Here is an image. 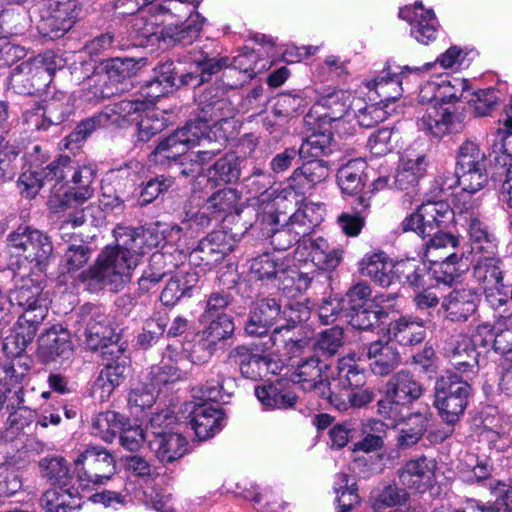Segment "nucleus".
I'll list each match as a JSON object with an SVG mask.
<instances>
[{"instance_id": "f257e3e1", "label": "nucleus", "mask_w": 512, "mask_h": 512, "mask_svg": "<svg viewBox=\"0 0 512 512\" xmlns=\"http://www.w3.org/2000/svg\"><path fill=\"white\" fill-rule=\"evenodd\" d=\"M23 283L5 293L0 286L1 294L7 300V321H10L11 306L21 309V314L15 324V336L13 354L19 355L25 351L34 340L40 325L48 315L47 298L43 294V285L40 276L31 275L30 272L19 271Z\"/></svg>"}, {"instance_id": "f03ea898", "label": "nucleus", "mask_w": 512, "mask_h": 512, "mask_svg": "<svg viewBox=\"0 0 512 512\" xmlns=\"http://www.w3.org/2000/svg\"><path fill=\"white\" fill-rule=\"evenodd\" d=\"M199 119L187 122L168 137L163 139L155 148L156 155L165 159H176L188 150L205 140L209 123L217 124L234 115V106L229 99L215 100L213 104L201 106Z\"/></svg>"}, {"instance_id": "7ed1b4c3", "label": "nucleus", "mask_w": 512, "mask_h": 512, "mask_svg": "<svg viewBox=\"0 0 512 512\" xmlns=\"http://www.w3.org/2000/svg\"><path fill=\"white\" fill-rule=\"evenodd\" d=\"M131 264H134L133 260H126L117 250L107 246L94 265L82 271L78 278L90 292L97 293L104 289L119 292L131 281L135 269Z\"/></svg>"}, {"instance_id": "20e7f679", "label": "nucleus", "mask_w": 512, "mask_h": 512, "mask_svg": "<svg viewBox=\"0 0 512 512\" xmlns=\"http://www.w3.org/2000/svg\"><path fill=\"white\" fill-rule=\"evenodd\" d=\"M11 254L21 258L18 270L41 276L49 265L53 253L50 238L42 231L30 226H20L8 236Z\"/></svg>"}, {"instance_id": "39448f33", "label": "nucleus", "mask_w": 512, "mask_h": 512, "mask_svg": "<svg viewBox=\"0 0 512 512\" xmlns=\"http://www.w3.org/2000/svg\"><path fill=\"white\" fill-rule=\"evenodd\" d=\"M487 157L479 145L473 141H465L458 150L456 169L462 188L454 201H458L464 194L467 200H481L474 195L483 190L488 182Z\"/></svg>"}, {"instance_id": "423d86ee", "label": "nucleus", "mask_w": 512, "mask_h": 512, "mask_svg": "<svg viewBox=\"0 0 512 512\" xmlns=\"http://www.w3.org/2000/svg\"><path fill=\"white\" fill-rule=\"evenodd\" d=\"M471 390L467 379L464 380L451 371L437 378L434 386V405L446 423L454 425L463 415Z\"/></svg>"}, {"instance_id": "0eeeda50", "label": "nucleus", "mask_w": 512, "mask_h": 512, "mask_svg": "<svg viewBox=\"0 0 512 512\" xmlns=\"http://www.w3.org/2000/svg\"><path fill=\"white\" fill-rule=\"evenodd\" d=\"M80 318L86 325V344L91 350H101L102 357H114L121 353L122 348L117 344L118 335L103 308L86 303L80 309Z\"/></svg>"}, {"instance_id": "6e6552de", "label": "nucleus", "mask_w": 512, "mask_h": 512, "mask_svg": "<svg viewBox=\"0 0 512 512\" xmlns=\"http://www.w3.org/2000/svg\"><path fill=\"white\" fill-rule=\"evenodd\" d=\"M76 480L82 490L105 484L116 473L114 456L101 446H90L74 460Z\"/></svg>"}, {"instance_id": "1a4fd4ad", "label": "nucleus", "mask_w": 512, "mask_h": 512, "mask_svg": "<svg viewBox=\"0 0 512 512\" xmlns=\"http://www.w3.org/2000/svg\"><path fill=\"white\" fill-rule=\"evenodd\" d=\"M466 195L453 202V216L465 226L474 249L494 254L498 245L497 238L481 218V200H467Z\"/></svg>"}, {"instance_id": "9d476101", "label": "nucleus", "mask_w": 512, "mask_h": 512, "mask_svg": "<svg viewBox=\"0 0 512 512\" xmlns=\"http://www.w3.org/2000/svg\"><path fill=\"white\" fill-rule=\"evenodd\" d=\"M453 218V211L445 201H428L422 203L415 212L411 213L400 224L402 232H415L423 239L428 232L440 227H446Z\"/></svg>"}, {"instance_id": "9b49d317", "label": "nucleus", "mask_w": 512, "mask_h": 512, "mask_svg": "<svg viewBox=\"0 0 512 512\" xmlns=\"http://www.w3.org/2000/svg\"><path fill=\"white\" fill-rule=\"evenodd\" d=\"M54 70L42 59L29 58L14 67L10 73L9 86L19 95H33L45 88L52 80Z\"/></svg>"}, {"instance_id": "f8f14e48", "label": "nucleus", "mask_w": 512, "mask_h": 512, "mask_svg": "<svg viewBox=\"0 0 512 512\" xmlns=\"http://www.w3.org/2000/svg\"><path fill=\"white\" fill-rule=\"evenodd\" d=\"M114 234L116 245L111 248L117 250L126 260H133L134 264L131 265L134 268L147 249L150 250L159 243L158 235L150 229L119 226L114 230Z\"/></svg>"}, {"instance_id": "ddd939ff", "label": "nucleus", "mask_w": 512, "mask_h": 512, "mask_svg": "<svg viewBox=\"0 0 512 512\" xmlns=\"http://www.w3.org/2000/svg\"><path fill=\"white\" fill-rule=\"evenodd\" d=\"M42 11L41 24L45 34L61 37L69 31L79 18L75 0H48Z\"/></svg>"}, {"instance_id": "4468645a", "label": "nucleus", "mask_w": 512, "mask_h": 512, "mask_svg": "<svg viewBox=\"0 0 512 512\" xmlns=\"http://www.w3.org/2000/svg\"><path fill=\"white\" fill-rule=\"evenodd\" d=\"M276 205L278 206L279 203L275 202L264 212L261 223L262 232L263 235L270 238V243L276 250L285 251L301 242L303 237L292 228L284 213L277 212Z\"/></svg>"}, {"instance_id": "2eb2a0df", "label": "nucleus", "mask_w": 512, "mask_h": 512, "mask_svg": "<svg viewBox=\"0 0 512 512\" xmlns=\"http://www.w3.org/2000/svg\"><path fill=\"white\" fill-rule=\"evenodd\" d=\"M229 364L237 366L245 379L258 381L266 377L273 364L272 358L264 353H257L248 345H237L227 354Z\"/></svg>"}, {"instance_id": "dca6fc26", "label": "nucleus", "mask_w": 512, "mask_h": 512, "mask_svg": "<svg viewBox=\"0 0 512 512\" xmlns=\"http://www.w3.org/2000/svg\"><path fill=\"white\" fill-rule=\"evenodd\" d=\"M90 199V192L87 189H69L63 193L52 194L47 202L53 213H67L62 221L60 229L63 230L71 225L79 227L85 222V215L81 206Z\"/></svg>"}, {"instance_id": "f3484780", "label": "nucleus", "mask_w": 512, "mask_h": 512, "mask_svg": "<svg viewBox=\"0 0 512 512\" xmlns=\"http://www.w3.org/2000/svg\"><path fill=\"white\" fill-rule=\"evenodd\" d=\"M281 315L282 305L275 298H257L244 325L245 333L248 336L261 337L281 319Z\"/></svg>"}, {"instance_id": "a211bd4d", "label": "nucleus", "mask_w": 512, "mask_h": 512, "mask_svg": "<svg viewBox=\"0 0 512 512\" xmlns=\"http://www.w3.org/2000/svg\"><path fill=\"white\" fill-rule=\"evenodd\" d=\"M73 345L67 329L53 326L38 338V356L43 363L67 359L72 354Z\"/></svg>"}, {"instance_id": "6ab92c4d", "label": "nucleus", "mask_w": 512, "mask_h": 512, "mask_svg": "<svg viewBox=\"0 0 512 512\" xmlns=\"http://www.w3.org/2000/svg\"><path fill=\"white\" fill-rule=\"evenodd\" d=\"M327 368L328 365L321 362L318 357L310 356L297 365L293 382L300 385L305 392L325 395L329 390L328 376L325 373Z\"/></svg>"}, {"instance_id": "aec40b11", "label": "nucleus", "mask_w": 512, "mask_h": 512, "mask_svg": "<svg viewBox=\"0 0 512 512\" xmlns=\"http://www.w3.org/2000/svg\"><path fill=\"white\" fill-rule=\"evenodd\" d=\"M443 228H436L427 233L428 240L424 244V257L433 264L445 262V260L450 263H458L461 257L455 250L458 248L460 240L452 233L443 231Z\"/></svg>"}, {"instance_id": "412c9836", "label": "nucleus", "mask_w": 512, "mask_h": 512, "mask_svg": "<svg viewBox=\"0 0 512 512\" xmlns=\"http://www.w3.org/2000/svg\"><path fill=\"white\" fill-rule=\"evenodd\" d=\"M303 160L302 165L296 168L288 178L289 187L302 195L313 190L330 175L328 163L323 159Z\"/></svg>"}, {"instance_id": "4be33fe9", "label": "nucleus", "mask_w": 512, "mask_h": 512, "mask_svg": "<svg viewBox=\"0 0 512 512\" xmlns=\"http://www.w3.org/2000/svg\"><path fill=\"white\" fill-rule=\"evenodd\" d=\"M234 250V240L225 231H213L201 239L191 255L201 261L204 266L220 263Z\"/></svg>"}, {"instance_id": "5701e85b", "label": "nucleus", "mask_w": 512, "mask_h": 512, "mask_svg": "<svg viewBox=\"0 0 512 512\" xmlns=\"http://www.w3.org/2000/svg\"><path fill=\"white\" fill-rule=\"evenodd\" d=\"M480 352L476 351L468 336L460 335L457 339L449 343L445 347L444 356L450 365L460 373L461 377L465 376L470 379L478 373V356Z\"/></svg>"}, {"instance_id": "b1692460", "label": "nucleus", "mask_w": 512, "mask_h": 512, "mask_svg": "<svg viewBox=\"0 0 512 512\" xmlns=\"http://www.w3.org/2000/svg\"><path fill=\"white\" fill-rule=\"evenodd\" d=\"M203 401L199 404H194L189 413V424L191 429L194 430L195 435L201 441L213 437L222 429V422L224 420L223 412L208 403Z\"/></svg>"}, {"instance_id": "393cba45", "label": "nucleus", "mask_w": 512, "mask_h": 512, "mask_svg": "<svg viewBox=\"0 0 512 512\" xmlns=\"http://www.w3.org/2000/svg\"><path fill=\"white\" fill-rule=\"evenodd\" d=\"M428 161L425 154L406 153L399 161L394 185L402 191H414L427 173Z\"/></svg>"}, {"instance_id": "a878e982", "label": "nucleus", "mask_w": 512, "mask_h": 512, "mask_svg": "<svg viewBox=\"0 0 512 512\" xmlns=\"http://www.w3.org/2000/svg\"><path fill=\"white\" fill-rule=\"evenodd\" d=\"M390 341L401 346L413 347L422 343L426 337V328L422 319L411 315L392 319L387 327Z\"/></svg>"}, {"instance_id": "bb28decb", "label": "nucleus", "mask_w": 512, "mask_h": 512, "mask_svg": "<svg viewBox=\"0 0 512 512\" xmlns=\"http://www.w3.org/2000/svg\"><path fill=\"white\" fill-rule=\"evenodd\" d=\"M151 451L161 463H173L188 452V442L179 433L153 431V438L148 440Z\"/></svg>"}, {"instance_id": "cd10ccee", "label": "nucleus", "mask_w": 512, "mask_h": 512, "mask_svg": "<svg viewBox=\"0 0 512 512\" xmlns=\"http://www.w3.org/2000/svg\"><path fill=\"white\" fill-rule=\"evenodd\" d=\"M478 294L472 288H454L445 298L442 306L447 319L465 322L477 309Z\"/></svg>"}, {"instance_id": "c85d7f7f", "label": "nucleus", "mask_w": 512, "mask_h": 512, "mask_svg": "<svg viewBox=\"0 0 512 512\" xmlns=\"http://www.w3.org/2000/svg\"><path fill=\"white\" fill-rule=\"evenodd\" d=\"M505 273L503 260L494 254L480 256L472 266V277L483 290L503 289Z\"/></svg>"}, {"instance_id": "c756f323", "label": "nucleus", "mask_w": 512, "mask_h": 512, "mask_svg": "<svg viewBox=\"0 0 512 512\" xmlns=\"http://www.w3.org/2000/svg\"><path fill=\"white\" fill-rule=\"evenodd\" d=\"M410 9L400 10L399 15L403 19H407L411 25V36L419 43L429 44L436 39L438 30V21L435 14L431 10H425L422 4L415 5L414 17L411 18Z\"/></svg>"}, {"instance_id": "7c9ffc66", "label": "nucleus", "mask_w": 512, "mask_h": 512, "mask_svg": "<svg viewBox=\"0 0 512 512\" xmlns=\"http://www.w3.org/2000/svg\"><path fill=\"white\" fill-rule=\"evenodd\" d=\"M108 125L126 127L138 121L141 114L147 111V103L141 98L125 99L106 106L103 110Z\"/></svg>"}, {"instance_id": "2f4dec72", "label": "nucleus", "mask_w": 512, "mask_h": 512, "mask_svg": "<svg viewBox=\"0 0 512 512\" xmlns=\"http://www.w3.org/2000/svg\"><path fill=\"white\" fill-rule=\"evenodd\" d=\"M205 18L199 13L188 17L180 23H167L164 32V43L166 45H191L198 37L203 28Z\"/></svg>"}, {"instance_id": "473e14b6", "label": "nucleus", "mask_w": 512, "mask_h": 512, "mask_svg": "<svg viewBox=\"0 0 512 512\" xmlns=\"http://www.w3.org/2000/svg\"><path fill=\"white\" fill-rule=\"evenodd\" d=\"M102 358L107 362L101 370L95 385L101 388L103 393L110 395L126 379L129 370L128 359L124 356V349H122L120 354H115L114 357L106 356Z\"/></svg>"}, {"instance_id": "72a5a7b5", "label": "nucleus", "mask_w": 512, "mask_h": 512, "mask_svg": "<svg viewBox=\"0 0 512 512\" xmlns=\"http://www.w3.org/2000/svg\"><path fill=\"white\" fill-rule=\"evenodd\" d=\"M359 265L362 276L382 287H388L394 281V264L383 252L365 255Z\"/></svg>"}, {"instance_id": "f704fd0d", "label": "nucleus", "mask_w": 512, "mask_h": 512, "mask_svg": "<svg viewBox=\"0 0 512 512\" xmlns=\"http://www.w3.org/2000/svg\"><path fill=\"white\" fill-rule=\"evenodd\" d=\"M367 356L371 371L375 375L387 376L400 364L401 356L398 350L389 342H373L369 345Z\"/></svg>"}, {"instance_id": "c9c22d12", "label": "nucleus", "mask_w": 512, "mask_h": 512, "mask_svg": "<svg viewBox=\"0 0 512 512\" xmlns=\"http://www.w3.org/2000/svg\"><path fill=\"white\" fill-rule=\"evenodd\" d=\"M387 395L406 404L421 397L423 386L407 370L395 373L386 383Z\"/></svg>"}, {"instance_id": "e433bc0d", "label": "nucleus", "mask_w": 512, "mask_h": 512, "mask_svg": "<svg viewBox=\"0 0 512 512\" xmlns=\"http://www.w3.org/2000/svg\"><path fill=\"white\" fill-rule=\"evenodd\" d=\"M255 395L267 409L286 410L293 408L297 403V395L283 388L280 382L263 384L255 388Z\"/></svg>"}, {"instance_id": "4c0bfd02", "label": "nucleus", "mask_w": 512, "mask_h": 512, "mask_svg": "<svg viewBox=\"0 0 512 512\" xmlns=\"http://www.w3.org/2000/svg\"><path fill=\"white\" fill-rule=\"evenodd\" d=\"M223 363H216L211 367V373L215 374L217 380H208L204 386L201 387L199 396L202 401L211 402H226L224 397H231L234 395L237 383L234 377H225L223 375Z\"/></svg>"}, {"instance_id": "58836bf2", "label": "nucleus", "mask_w": 512, "mask_h": 512, "mask_svg": "<svg viewBox=\"0 0 512 512\" xmlns=\"http://www.w3.org/2000/svg\"><path fill=\"white\" fill-rule=\"evenodd\" d=\"M80 488L73 485L49 489L41 499L42 506L47 512H71L80 506Z\"/></svg>"}, {"instance_id": "ea45409f", "label": "nucleus", "mask_w": 512, "mask_h": 512, "mask_svg": "<svg viewBox=\"0 0 512 512\" xmlns=\"http://www.w3.org/2000/svg\"><path fill=\"white\" fill-rule=\"evenodd\" d=\"M409 285L414 289L428 285L430 271L427 264L415 258L402 259L394 263V279Z\"/></svg>"}, {"instance_id": "a19ab883", "label": "nucleus", "mask_w": 512, "mask_h": 512, "mask_svg": "<svg viewBox=\"0 0 512 512\" xmlns=\"http://www.w3.org/2000/svg\"><path fill=\"white\" fill-rule=\"evenodd\" d=\"M371 297V288L366 283H357L353 287H351L345 297L341 300L343 313L345 316L355 312L360 311L368 305H372V303H386L395 300L396 294L389 293L387 295L381 294L376 296L373 300Z\"/></svg>"}, {"instance_id": "79ce46f5", "label": "nucleus", "mask_w": 512, "mask_h": 512, "mask_svg": "<svg viewBox=\"0 0 512 512\" xmlns=\"http://www.w3.org/2000/svg\"><path fill=\"white\" fill-rule=\"evenodd\" d=\"M435 470V461L422 456L412 459L399 470V478L403 485L418 488L430 482Z\"/></svg>"}, {"instance_id": "37998d69", "label": "nucleus", "mask_w": 512, "mask_h": 512, "mask_svg": "<svg viewBox=\"0 0 512 512\" xmlns=\"http://www.w3.org/2000/svg\"><path fill=\"white\" fill-rule=\"evenodd\" d=\"M458 473L467 483L481 482L491 477L493 465L488 458L465 452L457 465Z\"/></svg>"}, {"instance_id": "c03bdc74", "label": "nucleus", "mask_w": 512, "mask_h": 512, "mask_svg": "<svg viewBox=\"0 0 512 512\" xmlns=\"http://www.w3.org/2000/svg\"><path fill=\"white\" fill-rule=\"evenodd\" d=\"M431 414L429 412H415L405 417L403 427L399 430L397 445L407 449L416 445L427 431Z\"/></svg>"}, {"instance_id": "a18cd8bd", "label": "nucleus", "mask_w": 512, "mask_h": 512, "mask_svg": "<svg viewBox=\"0 0 512 512\" xmlns=\"http://www.w3.org/2000/svg\"><path fill=\"white\" fill-rule=\"evenodd\" d=\"M43 478L55 487L73 486L74 478L67 460L62 456H47L39 462Z\"/></svg>"}, {"instance_id": "49530a36", "label": "nucleus", "mask_w": 512, "mask_h": 512, "mask_svg": "<svg viewBox=\"0 0 512 512\" xmlns=\"http://www.w3.org/2000/svg\"><path fill=\"white\" fill-rule=\"evenodd\" d=\"M108 122L103 111L82 120L62 141V147L70 151L78 150L82 143L98 128L107 127Z\"/></svg>"}, {"instance_id": "de8ad7c7", "label": "nucleus", "mask_w": 512, "mask_h": 512, "mask_svg": "<svg viewBox=\"0 0 512 512\" xmlns=\"http://www.w3.org/2000/svg\"><path fill=\"white\" fill-rule=\"evenodd\" d=\"M334 381L343 390L362 388L366 383V372L353 358H342L338 360L337 378Z\"/></svg>"}, {"instance_id": "09e8293b", "label": "nucleus", "mask_w": 512, "mask_h": 512, "mask_svg": "<svg viewBox=\"0 0 512 512\" xmlns=\"http://www.w3.org/2000/svg\"><path fill=\"white\" fill-rule=\"evenodd\" d=\"M365 166L366 163L362 159H353L338 170L337 182L343 193L356 195L362 190Z\"/></svg>"}, {"instance_id": "8fccbe9b", "label": "nucleus", "mask_w": 512, "mask_h": 512, "mask_svg": "<svg viewBox=\"0 0 512 512\" xmlns=\"http://www.w3.org/2000/svg\"><path fill=\"white\" fill-rule=\"evenodd\" d=\"M164 22L165 20L161 19L160 14L147 16L140 14L132 19L130 29L137 37L164 42L163 31L166 29V25H163Z\"/></svg>"}, {"instance_id": "3c124183", "label": "nucleus", "mask_w": 512, "mask_h": 512, "mask_svg": "<svg viewBox=\"0 0 512 512\" xmlns=\"http://www.w3.org/2000/svg\"><path fill=\"white\" fill-rule=\"evenodd\" d=\"M286 219L292 225V228L300 233V236L307 237L321 223L322 215L318 206L312 203H304Z\"/></svg>"}, {"instance_id": "603ef678", "label": "nucleus", "mask_w": 512, "mask_h": 512, "mask_svg": "<svg viewBox=\"0 0 512 512\" xmlns=\"http://www.w3.org/2000/svg\"><path fill=\"white\" fill-rule=\"evenodd\" d=\"M114 94L115 91L108 82V77L104 74L96 73L88 77L80 91L79 97L86 103L96 104L110 98Z\"/></svg>"}, {"instance_id": "864d4df0", "label": "nucleus", "mask_w": 512, "mask_h": 512, "mask_svg": "<svg viewBox=\"0 0 512 512\" xmlns=\"http://www.w3.org/2000/svg\"><path fill=\"white\" fill-rule=\"evenodd\" d=\"M369 207L370 198L363 194L357 197L352 204L355 214L342 213L338 217V224L345 235L355 237L361 232L365 223L361 214Z\"/></svg>"}, {"instance_id": "5fc2aeb1", "label": "nucleus", "mask_w": 512, "mask_h": 512, "mask_svg": "<svg viewBox=\"0 0 512 512\" xmlns=\"http://www.w3.org/2000/svg\"><path fill=\"white\" fill-rule=\"evenodd\" d=\"M300 159H320L333 151L331 133L317 132L309 135L299 147Z\"/></svg>"}, {"instance_id": "6e6d98bb", "label": "nucleus", "mask_w": 512, "mask_h": 512, "mask_svg": "<svg viewBox=\"0 0 512 512\" xmlns=\"http://www.w3.org/2000/svg\"><path fill=\"white\" fill-rule=\"evenodd\" d=\"M121 415L114 411H104L95 415L92 419V433L104 440L112 442L122 428Z\"/></svg>"}, {"instance_id": "4d7b16f0", "label": "nucleus", "mask_w": 512, "mask_h": 512, "mask_svg": "<svg viewBox=\"0 0 512 512\" xmlns=\"http://www.w3.org/2000/svg\"><path fill=\"white\" fill-rule=\"evenodd\" d=\"M382 303L374 302L360 311H355L346 317L349 318V324L358 330H369L379 322H382L388 317V312L385 310Z\"/></svg>"}, {"instance_id": "13d9d810", "label": "nucleus", "mask_w": 512, "mask_h": 512, "mask_svg": "<svg viewBox=\"0 0 512 512\" xmlns=\"http://www.w3.org/2000/svg\"><path fill=\"white\" fill-rule=\"evenodd\" d=\"M244 160L235 153H226L210 168V173L223 183H235L241 176V164Z\"/></svg>"}, {"instance_id": "bf43d9fd", "label": "nucleus", "mask_w": 512, "mask_h": 512, "mask_svg": "<svg viewBox=\"0 0 512 512\" xmlns=\"http://www.w3.org/2000/svg\"><path fill=\"white\" fill-rule=\"evenodd\" d=\"M404 78L403 72L393 76H391L390 73H386L368 82L367 87L370 90H375L378 96L382 97L384 100L395 101L403 92L402 84Z\"/></svg>"}, {"instance_id": "052dcab7", "label": "nucleus", "mask_w": 512, "mask_h": 512, "mask_svg": "<svg viewBox=\"0 0 512 512\" xmlns=\"http://www.w3.org/2000/svg\"><path fill=\"white\" fill-rule=\"evenodd\" d=\"M58 104L52 102L45 108L37 107L25 112L26 122L34 125L38 130H46L51 125H59L65 120L63 113H57Z\"/></svg>"}, {"instance_id": "680f3d73", "label": "nucleus", "mask_w": 512, "mask_h": 512, "mask_svg": "<svg viewBox=\"0 0 512 512\" xmlns=\"http://www.w3.org/2000/svg\"><path fill=\"white\" fill-rule=\"evenodd\" d=\"M209 324L200 332L217 348L218 344L231 338L235 326L231 316L223 315L218 318L208 319Z\"/></svg>"}, {"instance_id": "e2e57ef3", "label": "nucleus", "mask_w": 512, "mask_h": 512, "mask_svg": "<svg viewBox=\"0 0 512 512\" xmlns=\"http://www.w3.org/2000/svg\"><path fill=\"white\" fill-rule=\"evenodd\" d=\"M141 61L142 59L136 60L129 57L111 58L105 65L106 74L104 75L108 77L109 83L111 81L121 82L136 74Z\"/></svg>"}, {"instance_id": "0e129e2a", "label": "nucleus", "mask_w": 512, "mask_h": 512, "mask_svg": "<svg viewBox=\"0 0 512 512\" xmlns=\"http://www.w3.org/2000/svg\"><path fill=\"white\" fill-rule=\"evenodd\" d=\"M511 284H503V289L496 287V289H484L486 301L491 308L496 312V318L502 319V316L512 317V299H511Z\"/></svg>"}, {"instance_id": "69168bd1", "label": "nucleus", "mask_w": 512, "mask_h": 512, "mask_svg": "<svg viewBox=\"0 0 512 512\" xmlns=\"http://www.w3.org/2000/svg\"><path fill=\"white\" fill-rule=\"evenodd\" d=\"M7 423L6 438H9L10 440L20 435L26 436L27 438L37 430L34 428V424L32 422V412L23 408H19L11 413L8 417Z\"/></svg>"}, {"instance_id": "338daca9", "label": "nucleus", "mask_w": 512, "mask_h": 512, "mask_svg": "<svg viewBox=\"0 0 512 512\" xmlns=\"http://www.w3.org/2000/svg\"><path fill=\"white\" fill-rule=\"evenodd\" d=\"M443 105L437 103L427 105L419 119L418 125L421 129L429 132L435 137H442L447 134V127L442 123Z\"/></svg>"}, {"instance_id": "774afa93", "label": "nucleus", "mask_w": 512, "mask_h": 512, "mask_svg": "<svg viewBox=\"0 0 512 512\" xmlns=\"http://www.w3.org/2000/svg\"><path fill=\"white\" fill-rule=\"evenodd\" d=\"M493 329L492 349L501 355L512 352V317L502 316V319H496Z\"/></svg>"}]
</instances>
